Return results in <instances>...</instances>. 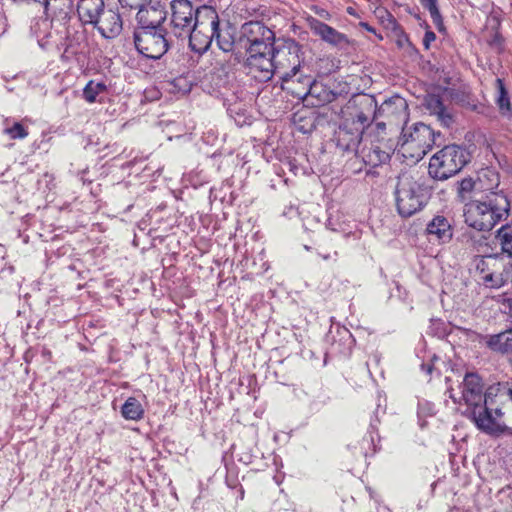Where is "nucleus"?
Wrapping results in <instances>:
<instances>
[{"label": "nucleus", "instance_id": "obj_19", "mask_svg": "<svg viewBox=\"0 0 512 512\" xmlns=\"http://www.w3.org/2000/svg\"><path fill=\"white\" fill-rule=\"evenodd\" d=\"M480 342L494 353L512 355V328L497 334L481 336Z\"/></svg>", "mask_w": 512, "mask_h": 512}, {"label": "nucleus", "instance_id": "obj_47", "mask_svg": "<svg viewBox=\"0 0 512 512\" xmlns=\"http://www.w3.org/2000/svg\"><path fill=\"white\" fill-rule=\"evenodd\" d=\"M63 13H64V18H66L68 15V12H63Z\"/></svg>", "mask_w": 512, "mask_h": 512}, {"label": "nucleus", "instance_id": "obj_8", "mask_svg": "<svg viewBox=\"0 0 512 512\" xmlns=\"http://www.w3.org/2000/svg\"><path fill=\"white\" fill-rule=\"evenodd\" d=\"M342 114V122H350V126L364 133L365 128L377 120V101L372 95H356L348 101Z\"/></svg>", "mask_w": 512, "mask_h": 512}, {"label": "nucleus", "instance_id": "obj_37", "mask_svg": "<svg viewBox=\"0 0 512 512\" xmlns=\"http://www.w3.org/2000/svg\"><path fill=\"white\" fill-rule=\"evenodd\" d=\"M311 10L316 14L318 15L319 17L325 19V20H330L331 19V14L324 8L322 7H319V6H312L311 7Z\"/></svg>", "mask_w": 512, "mask_h": 512}, {"label": "nucleus", "instance_id": "obj_42", "mask_svg": "<svg viewBox=\"0 0 512 512\" xmlns=\"http://www.w3.org/2000/svg\"><path fill=\"white\" fill-rule=\"evenodd\" d=\"M421 368H422L423 371H425L427 374L430 375L432 373V370H433V365L432 364H422Z\"/></svg>", "mask_w": 512, "mask_h": 512}, {"label": "nucleus", "instance_id": "obj_7", "mask_svg": "<svg viewBox=\"0 0 512 512\" xmlns=\"http://www.w3.org/2000/svg\"><path fill=\"white\" fill-rule=\"evenodd\" d=\"M470 154L462 146L452 144L435 153L429 162V175L436 180H446L462 170Z\"/></svg>", "mask_w": 512, "mask_h": 512}, {"label": "nucleus", "instance_id": "obj_31", "mask_svg": "<svg viewBox=\"0 0 512 512\" xmlns=\"http://www.w3.org/2000/svg\"><path fill=\"white\" fill-rule=\"evenodd\" d=\"M4 133L14 140L24 139L28 136V130L21 122H14L12 126L6 127Z\"/></svg>", "mask_w": 512, "mask_h": 512}, {"label": "nucleus", "instance_id": "obj_45", "mask_svg": "<svg viewBox=\"0 0 512 512\" xmlns=\"http://www.w3.org/2000/svg\"><path fill=\"white\" fill-rule=\"evenodd\" d=\"M322 258H323L324 260H328V259L330 258V256H329V255H323V256H322Z\"/></svg>", "mask_w": 512, "mask_h": 512}, {"label": "nucleus", "instance_id": "obj_33", "mask_svg": "<svg viewBox=\"0 0 512 512\" xmlns=\"http://www.w3.org/2000/svg\"><path fill=\"white\" fill-rule=\"evenodd\" d=\"M83 39H84L83 32H81V33L76 32L75 42L73 40H70L69 37H67V44H66L65 52H69L72 54L78 53L79 49H80L81 41Z\"/></svg>", "mask_w": 512, "mask_h": 512}, {"label": "nucleus", "instance_id": "obj_40", "mask_svg": "<svg viewBox=\"0 0 512 512\" xmlns=\"http://www.w3.org/2000/svg\"><path fill=\"white\" fill-rule=\"evenodd\" d=\"M360 26L362 28H364L366 31H368L370 33H373V34H376V30L372 26H370L368 23L360 22Z\"/></svg>", "mask_w": 512, "mask_h": 512}, {"label": "nucleus", "instance_id": "obj_27", "mask_svg": "<svg viewBox=\"0 0 512 512\" xmlns=\"http://www.w3.org/2000/svg\"><path fill=\"white\" fill-rule=\"evenodd\" d=\"M474 264L478 279L482 282V278L491 273L497 262L491 257H477L474 260Z\"/></svg>", "mask_w": 512, "mask_h": 512}, {"label": "nucleus", "instance_id": "obj_6", "mask_svg": "<svg viewBox=\"0 0 512 512\" xmlns=\"http://www.w3.org/2000/svg\"><path fill=\"white\" fill-rule=\"evenodd\" d=\"M440 133L424 123H415L402 128L398 141L399 152L413 162L421 160L436 145Z\"/></svg>", "mask_w": 512, "mask_h": 512}, {"label": "nucleus", "instance_id": "obj_25", "mask_svg": "<svg viewBox=\"0 0 512 512\" xmlns=\"http://www.w3.org/2000/svg\"><path fill=\"white\" fill-rule=\"evenodd\" d=\"M496 239L502 252L512 256V223L502 226L497 231Z\"/></svg>", "mask_w": 512, "mask_h": 512}, {"label": "nucleus", "instance_id": "obj_24", "mask_svg": "<svg viewBox=\"0 0 512 512\" xmlns=\"http://www.w3.org/2000/svg\"><path fill=\"white\" fill-rule=\"evenodd\" d=\"M497 95H496V104L502 115L508 116L511 114V103L508 96V92L505 88L504 82L502 79L497 78L495 80Z\"/></svg>", "mask_w": 512, "mask_h": 512}, {"label": "nucleus", "instance_id": "obj_12", "mask_svg": "<svg viewBox=\"0 0 512 512\" xmlns=\"http://www.w3.org/2000/svg\"><path fill=\"white\" fill-rule=\"evenodd\" d=\"M363 132L350 126V122H342L334 133L333 141L343 155L356 156L363 142Z\"/></svg>", "mask_w": 512, "mask_h": 512}, {"label": "nucleus", "instance_id": "obj_35", "mask_svg": "<svg viewBox=\"0 0 512 512\" xmlns=\"http://www.w3.org/2000/svg\"><path fill=\"white\" fill-rule=\"evenodd\" d=\"M148 0H119L122 7L130 9H139L142 5L146 4Z\"/></svg>", "mask_w": 512, "mask_h": 512}, {"label": "nucleus", "instance_id": "obj_41", "mask_svg": "<svg viewBox=\"0 0 512 512\" xmlns=\"http://www.w3.org/2000/svg\"><path fill=\"white\" fill-rule=\"evenodd\" d=\"M397 43H398V45H399L400 47H403V46H404V44H409V40H408V38L406 37V35H402V36L398 39Z\"/></svg>", "mask_w": 512, "mask_h": 512}, {"label": "nucleus", "instance_id": "obj_46", "mask_svg": "<svg viewBox=\"0 0 512 512\" xmlns=\"http://www.w3.org/2000/svg\"><path fill=\"white\" fill-rule=\"evenodd\" d=\"M347 11H348V13H349V14H353V12H352V8H348V10H347Z\"/></svg>", "mask_w": 512, "mask_h": 512}, {"label": "nucleus", "instance_id": "obj_39", "mask_svg": "<svg viewBox=\"0 0 512 512\" xmlns=\"http://www.w3.org/2000/svg\"><path fill=\"white\" fill-rule=\"evenodd\" d=\"M343 339H345V342L347 343V347L344 350H339L340 353L346 354L347 351L350 350V346L352 343V335L349 333V331L345 330L343 332Z\"/></svg>", "mask_w": 512, "mask_h": 512}, {"label": "nucleus", "instance_id": "obj_4", "mask_svg": "<svg viewBox=\"0 0 512 512\" xmlns=\"http://www.w3.org/2000/svg\"><path fill=\"white\" fill-rule=\"evenodd\" d=\"M510 202L502 192H490L483 200L465 205V223L478 231H489L509 216Z\"/></svg>", "mask_w": 512, "mask_h": 512}, {"label": "nucleus", "instance_id": "obj_20", "mask_svg": "<svg viewBox=\"0 0 512 512\" xmlns=\"http://www.w3.org/2000/svg\"><path fill=\"white\" fill-rule=\"evenodd\" d=\"M425 107L431 115L436 116L443 127L448 128L453 124L454 118L451 111L443 104L442 99L438 95H427Z\"/></svg>", "mask_w": 512, "mask_h": 512}, {"label": "nucleus", "instance_id": "obj_13", "mask_svg": "<svg viewBox=\"0 0 512 512\" xmlns=\"http://www.w3.org/2000/svg\"><path fill=\"white\" fill-rule=\"evenodd\" d=\"M214 15L216 21L210 25L209 32L207 33L206 37V42L204 41V44L201 47L195 44L192 49L199 54L206 52L213 42H215L217 47L223 52L227 53L233 51L235 44L233 34L228 29L223 30L220 28L219 16L215 8Z\"/></svg>", "mask_w": 512, "mask_h": 512}, {"label": "nucleus", "instance_id": "obj_29", "mask_svg": "<svg viewBox=\"0 0 512 512\" xmlns=\"http://www.w3.org/2000/svg\"><path fill=\"white\" fill-rule=\"evenodd\" d=\"M420 3L429 11L433 23L440 28L443 25V20L437 6V0H420Z\"/></svg>", "mask_w": 512, "mask_h": 512}, {"label": "nucleus", "instance_id": "obj_18", "mask_svg": "<svg viewBox=\"0 0 512 512\" xmlns=\"http://www.w3.org/2000/svg\"><path fill=\"white\" fill-rule=\"evenodd\" d=\"M94 25L97 26L100 34L106 39L117 37L123 29L120 14L112 9L104 10Z\"/></svg>", "mask_w": 512, "mask_h": 512}, {"label": "nucleus", "instance_id": "obj_21", "mask_svg": "<svg viewBox=\"0 0 512 512\" xmlns=\"http://www.w3.org/2000/svg\"><path fill=\"white\" fill-rule=\"evenodd\" d=\"M104 10V0H80L77 6L79 19L84 24H96Z\"/></svg>", "mask_w": 512, "mask_h": 512}, {"label": "nucleus", "instance_id": "obj_10", "mask_svg": "<svg viewBox=\"0 0 512 512\" xmlns=\"http://www.w3.org/2000/svg\"><path fill=\"white\" fill-rule=\"evenodd\" d=\"M165 29L136 30L134 32V43L136 49L147 58L159 59L169 48Z\"/></svg>", "mask_w": 512, "mask_h": 512}, {"label": "nucleus", "instance_id": "obj_34", "mask_svg": "<svg viewBox=\"0 0 512 512\" xmlns=\"http://www.w3.org/2000/svg\"><path fill=\"white\" fill-rule=\"evenodd\" d=\"M503 409H504V405H501V415H500L499 419L497 420L500 427L494 431L485 432L486 434L498 435V434L506 433V434L512 435V428L508 427L503 421V418L505 415Z\"/></svg>", "mask_w": 512, "mask_h": 512}, {"label": "nucleus", "instance_id": "obj_28", "mask_svg": "<svg viewBox=\"0 0 512 512\" xmlns=\"http://www.w3.org/2000/svg\"><path fill=\"white\" fill-rule=\"evenodd\" d=\"M507 277L498 272L495 267L491 273L482 278V283L489 288H500L506 282Z\"/></svg>", "mask_w": 512, "mask_h": 512}, {"label": "nucleus", "instance_id": "obj_32", "mask_svg": "<svg viewBox=\"0 0 512 512\" xmlns=\"http://www.w3.org/2000/svg\"><path fill=\"white\" fill-rule=\"evenodd\" d=\"M476 187V182L472 178H464L459 182L458 194L462 200H465Z\"/></svg>", "mask_w": 512, "mask_h": 512}, {"label": "nucleus", "instance_id": "obj_44", "mask_svg": "<svg viewBox=\"0 0 512 512\" xmlns=\"http://www.w3.org/2000/svg\"><path fill=\"white\" fill-rule=\"evenodd\" d=\"M377 125H378V127L382 128V127H385L386 123L385 122H378Z\"/></svg>", "mask_w": 512, "mask_h": 512}, {"label": "nucleus", "instance_id": "obj_5", "mask_svg": "<svg viewBox=\"0 0 512 512\" xmlns=\"http://www.w3.org/2000/svg\"><path fill=\"white\" fill-rule=\"evenodd\" d=\"M430 191L422 177L411 174H402L396 188V205L402 217H410L420 211L427 203Z\"/></svg>", "mask_w": 512, "mask_h": 512}, {"label": "nucleus", "instance_id": "obj_43", "mask_svg": "<svg viewBox=\"0 0 512 512\" xmlns=\"http://www.w3.org/2000/svg\"><path fill=\"white\" fill-rule=\"evenodd\" d=\"M363 442H366L367 444L371 443L373 445L374 439H373V437H370V440L364 439Z\"/></svg>", "mask_w": 512, "mask_h": 512}, {"label": "nucleus", "instance_id": "obj_2", "mask_svg": "<svg viewBox=\"0 0 512 512\" xmlns=\"http://www.w3.org/2000/svg\"><path fill=\"white\" fill-rule=\"evenodd\" d=\"M169 33L177 38L188 39L189 46H202L206 42L211 23L216 21L214 7H194L190 0H172L169 4Z\"/></svg>", "mask_w": 512, "mask_h": 512}, {"label": "nucleus", "instance_id": "obj_1", "mask_svg": "<svg viewBox=\"0 0 512 512\" xmlns=\"http://www.w3.org/2000/svg\"><path fill=\"white\" fill-rule=\"evenodd\" d=\"M449 396L454 403L465 405L464 415L482 432L498 429L501 405L512 401V388L508 384L494 383L485 388L482 377L476 372H467L460 384V396L453 389Z\"/></svg>", "mask_w": 512, "mask_h": 512}, {"label": "nucleus", "instance_id": "obj_3", "mask_svg": "<svg viewBox=\"0 0 512 512\" xmlns=\"http://www.w3.org/2000/svg\"><path fill=\"white\" fill-rule=\"evenodd\" d=\"M242 33L246 38V66L256 78L268 81L273 77L274 32L259 21L243 25Z\"/></svg>", "mask_w": 512, "mask_h": 512}, {"label": "nucleus", "instance_id": "obj_22", "mask_svg": "<svg viewBox=\"0 0 512 512\" xmlns=\"http://www.w3.org/2000/svg\"><path fill=\"white\" fill-rule=\"evenodd\" d=\"M308 22L313 33L327 43L338 45L347 40L344 34L313 17L308 18Z\"/></svg>", "mask_w": 512, "mask_h": 512}, {"label": "nucleus", "instance_id": "obj_11", "mask_svg": "<svg viewBox=\"0 0 512 512\" xmlns=\"http://www.w3.org/2000/svg\"><path fill=\"white\" fill-rule=\"evenodd\" d=\"M168 11L159 0H148L136 14L139 25L137 30L164 29L162 23L167 19Z\"/></svg>", "mask_w": 512, "mask_h": 512}, {"label": "nucleus", "instance_id": "obj_30", "mask_svg": "<svg viewBox=\"0 0 512 512\" xmlns=\"http://www.w3.org/2000/svg\"><path fill=\"white\" fill-rule=\"evenodd\" d=\"M376 15L379 18L381 24L389 30H399V25L394 16L386 9H377Z\"/></svg>", "mask_w": 512, "mask_h": 512}, {"label": "nucleus", "instance_id": "obj_15", "mask_svg": "<svg viewBox=\"0 0 512 512\" xmlns=\"http://www.w3.org/2000/svg\"><path fill=\"white\" fill-rule=\"evenodd\" d=\"M355 158L360 159L366 165L377 167L385 163L390 158V155L389 152L382 149L379 141L373 142L369 137L365 136Z\"/></svg>", "mask_w": 512, "mask_h": 512}, {"label": "nucleus", "instance_id": "obj_14", "mask_svg": "<svg viewBox=\"0 0 512 512\" xmlns=\"http://www.w3.org/2000/svg\"><path fill=\"white\" fill-rule=\"evenodd\" d=\"M408 116L407 102L398 95L390 97L379 107L377 106V119L385 118L389 124L406 123Z\"/></svg>", "mask_w": 512, "mask_h": 512}, {"label": "nucleus", "instance_id": "obj_16", "mask_svg": "<svg viewBox=\"0 0 512 512\" xmlns=\"http://www.w3.org/2000/svg\"><path fill=\"white\" fill-rule=\"evenodd\" d=\"M297 81L303 85V92H298L297 95L311 96L317 99L318 105L331 103L337 98V93L331 90L328 86L313 82L308 76H299Z\"/></svg>", "mask_w": 512, "mask_h": 512}, {"label": "nucleus", "instance_id": "obj_17", "mask_svg": "<svg viewBox=\"0 0 512 512\" xmlns=\"http://www.w3.org/2000/svg\"><path fill=\"white\" fill-rule=\"evenodd\" d=\"M426 233L430 240L438 244L449 243L453 237V227L448 218L435 215L426 225Z\"/></svg>", "mask_w": 512, "mask_h": 512}, {"label": "nucleus", "instance_id": "obj_9", "mask_svg": "<svg viewBox=\"0 0 512 512\" xmlns=\"http://www.w3.org/2000/svg\"><path fill=\"white\" fill-rule=\"evenodd\" d=\"M300 46L293 40L273 44V74H281L283 82H293L300 68Z\"/></svg>", "mask_w": 512, "mask_h": 512}, {"label": "nucleus", "instance_id": "obj_36", "mask_svg": "<svg viewBox=\"0 0 512 512\" xmlns=\"http://www.w3.org/2000/svg\"><path fill=\"white\" fill-rule=\"evenodd\" d=\"M434 414V407L433 405L429 403L420 404L418 409V416L421 417L422 415H433Z\"/></svg>", "mask_w": 512, "mask_h": 512}, {"label": "nucleus", "instance_id": "obj_26", "mask_svg": "<svg viewBox=\"0 0 512 512\" xmlns=\"http://www.w3.org/2000/svg\"><path fill=\"white\" fill-rule=\"evenodd\" d=\"M107 86L104 82H96L94 80H90L83 89V98L88 103H94L99 94L105 92Z\"/></svg>", "mask_w": 512, "mask_h": 512}, {"label": "nucleus", "instance_id": "obj_23", "mask_svg": "<svg viewBox=\"0 0 512 512\" xmlns=\"http://www.w3.org/2000/svg\"><path fill=\"white\" fill-rule=\"evenodd\" d=\"M121 414L126 420L138 421L144 416V408L135 397H129L121 408Z\"/></svg>", "mask_w": 512, "mask_h": 512}, {"label": "nucleus", "instance_id": "obj_38", "mask_svg": "<svg viewBox=\"0 0 512 512\" xmlns=\"http://www.w3.org/2000/svg\"><path fill=\"white\" fill-rule=\"evenodd\" d=\"M436 39V35L432 31H427L423 38V45L426 49H429L430 43L433 42Z\"/></svg>", "mask_w": 512, "mask_h": 512}]
</instances>
